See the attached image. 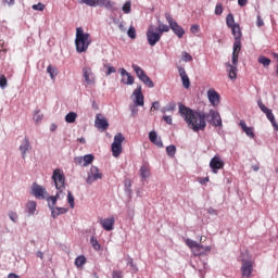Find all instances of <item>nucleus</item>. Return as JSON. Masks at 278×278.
Returning a JSON list of instances; mask_svg holds the SVG:
<instances>
[{
  "instance_id": "57",
  "label": "nucleus",
  "mask_w": 278,
  "mask_h": 278,
  "mask_svg": "<svg viewBox=\"0 0 278 278\" xmlns=\"http://www.w3.org/2000/svg\"><path fill=\"white\" fill-rule=\"evenodd\" d=\"M257 27H264V20H262V16L257 15V21H256Z\"/></svg>"
},
{
  "instance_id": "48",
  "label": "nucleus",
  "mask_w": 278,
  "mask_h": 278,
  "mask_svg": "<svg viewBox=\"0 0 278 278\" xmlns=\"http://www.w3.org/2000/svg\"><path fill=\"white\" fill-rule=\"evenodd\" d=\"M9 218L13 222L16 223L18 220V215L16 214V212H10L9 213Z\"/></svg>"
},
{
  "instance_id": "1",
  "label": "nucleus",
  "mask_w": 278,
  "mask_h": 278,
  "mask_svg": "<svg viewBox=\"0 0 278 278\" xmlns=\"http://www.w3.org/2000/svg\"><path fill=\"white\" fill-rule=\"evenodd\" d=\"M179 114L192 131H204L205 127H207V122H205L206 115L202 111H194L184 104H180Z\"/></svg>"
},
{
  "instance_id": "29",
  "label": "nucleus",
  "mask_w": 278,
  "mask_h": 278,
  "mask_svg": "<svg viewBox=\"0 0 278 278\" xmlns=\"http://www.w3.org/2000/svg\"><path fill=\"white\" fill-rule=\"evenodd\" d=\"M66 212H68V208H66V207H54L51 211V216H52V218H58V216H60L62 214H66Z\"/></svg>"
},
{
  "instance_id": "12",
  "label": "nucleus",
  "mask_w": 278,
  "mask_h": 278,
  "mask_svg": "<svg viewBox=\"0 0 278 278\" xmlns=\"http://www.w3.org/2000/svg\"><path fill=\"white\" fill-rule=\"evenodd\" d=\"M210 168L212 169V173L216 175L218 170L225 168V162L220 160V156H214L210 161Z\"/></svg>"
},
{
  "instance_id": "9",
  "label": "nucleus",
  "mask_w": 278,
  "mask_h": 278,
  "mask_svg": "<svg viewBox=\"0 0 278 278\" xmlns=\"http://www.w3.org/2000/svg\"><path fill=\"white\" fill-rule=\"evenodd\" d=\"M83 77L86 86H94L97 84V76H94V72H92V67L90 66L83 67Z\"/></svg>"
},
{
  "instance_id": "14",
  "label": "nucleus",
  "mask_w": 278,
  "mask_h": 278,
  "mask_svg": "<svg viewBox=\"0 0 278 278\" xmlns=\"http://www.w3.org/2000/svg\"><path fill=\"white\" fill-rule=\"evenodd\" d=\"M33 194L36 199H47L49 195V193H47V188L38 184L33 185Z\"/></svg>"
},
{
  "instance_id": "16",
  "label": "nucleus",
  "mask_w": 278,
  "mask_h": 278,
  "mask_svg": "<svg viewBox=\"0 0 278 278\" xmlns=\"http://www.w3.org/2000/svg\"><path fill=\"white\" fill-rule=\"evenodd\" d=\"M94 127H97V129H102V131H105V129L110 127V123L108 122V118H105L103 115L98 114L96 116Z\"/></svg>"
},
{
  "instance_id": "11",
  "label": "nucleus",
  "mask_w": 278,
  "mask_h": 278,
  "mask_svg": "<svg viewBox=\"0 0 278 278\" xmlns=\"http://www.w3.org/2000/svg\"><path fill=\"white\" fill-rule=\"evenodd\" d=\"M185 243L187 244V247H189V249H191L193 255L195 256L203 255V252H201V249H203L202 244L198 243L192 239H186Z\"/></svg>"
},
{
  "instance_id": "22",
  "label": "nucleus",
  "mask_w": 278,
  "mask_h": 278,
  "mask_svg": "<svg viewBox=\"0 0 278 278\" xmlns=\"http://www.w3.org/2000/svg\"><path fill=\"white\" fill-rule=\"evenodd\" d=\"M178 73L181 78L184 88H190V78L188 77V74H186V70L184 67H178Z\"/></svg>"
},
{
  "instance_id": "50",
  "label": "nucleus",
  "mask_w": 278,
  "mask_h": 278,
  "mask_svg": "<svg viewBox=\"0 0 278 278\" xmlns=\"http://www.w3.org/2000/svg\"><path fill=\"white\" fill-rule=\"evenodd\" d=\"M182 60H184V62H192V55H190V53H188V52H184Z\"/></svg>"
},
{
  "instance_id": "24",
  "label": "nucleus",
  "mask_w": 278,
  "mask_h": 278,
  "mask_svg": "<svg viewBox=\"0 0 278 278\" xmlns=\"http://www.w3.org/2000/svg\"><path fill=\"white\" fill-rule=\"evenodd\" d=\"M149 140L153 142V144H155L159 148L164 147V143L162 142V138L157 137V132L155 131H151L149 134Z\"/></svg>"
},
{
  "instance_id": "10",
  "label": "nucleus",
  "mask_w": 278,
  "mask_h": 278,
  "mask_svg": "<svg viewBox=\"0 0 278 278\" xmlns=\"http://www.w3.org/2000/svg\"><path fill=\"white\" fill-rule=\"evenodd\" d=\"M161 39H162V34H160L157 30H155V28L150 26L147 31V40L150 47H155L157 45V41Z\"/></svg>"
},
{
  "instance_id": "47",
  "label": "nucleus",
  "mask_w": 278,
  "mask_h": 278,
  "mask_svg": "<svg viewBox=\"0 0 278 278\" xmlns=\"http://www.w3.org/2000/svg\"><path fill=\"white\" fill-rule=\"evenodd\" d=\"M190 31H191V34H199V31H201V27L198 24H193L190 27Z\"/></svg>"
},
{
  "instance_id": "58",
  "label": "nucleus",
  "mask_w": 278,
  "mask_h": 278,
  "mask_svg": "<svg viewBox=\"0 0 278 278\" xmlns=\"http://www.w3.org/2000/svg\"><path fill=\"white\" fill-rule=\"evenodd\" d=\"M210 251H212V247L210 245L203 247V249H201V253H210Z\"/></svg>"
},
{
  "instance_id": "39",
  "label": "nucleus",
  "mask_w": 278,
  "mask_h": 278,
  "mask_svg": "<svg viewBox=\"0 0 278 278\" xmlns=\"http://www.w3.org/2000/svg\"><path fill=\"white\" fill-rule=\"evenodd\" d=\"M90 244L93 247L94 251H101V244L99 243V240H97V238L91 237Z\"/></svg>"
},
{
  "instance_id": "17",
  "label": "nucleus",
  "mask_w": 278,
  "mask_h": 278,
  "mask_svg": "<svg viewBox=\"0 0 278 278\" xmlns=\"http://www.w3.org/2000/svg\"><path fill=\"white\" fill-rule=\"evenodd\" d=\"M210 116L211 121H208V123H211V125L214 127H223V119L220 118V113H218V111L211 110Z\"/></svg>"
},
{
  "instance_id": "26",
  "label": "nucleus",
  "mask_w": 278,
  "mask_h": 278,
  "mask_svg": "<svg viewBox=\"0 0 278 278\" xmlns=\"http://www.w3.org/2000/svg\"><path fill=\"white\" fill-rule=\"evenodd\" d=\"M58 199H60V192L55 195H51L47 198L48 207L52 211L54 210L55 205L58 204Z\"/></svg>"
},
{
  "instance_id": "6",
  "label": "nucleus",
  "mask_w": 278,
  "mask_h": 278,
  "mask_svg": "<svg viewBox=\"0 0 278 278\" xmlns=\"http://www.w3.org/2000/svg\"><path fill=\"white\" fill-rule=\"evenodd\" d=\"M257 105H258L261 112H263V114H265L266 117L271 123V126L274 127V130L278 131V124H277V119H275V114H273V110L268 109L266 106V104L264 102H262V100L257 101Z\"/></svg>"
},
{
  "instance_id": "44",
  "label": "nucleus",
  "mask_w": 278,
  "mask_h": 278,
  "mask_svg": "<svg viewBox=\"0 0 278 278\" xmlns=\"http://www.w3.org/2000/svg\"><path fill=\"white\" fill-rule=\"evenodd\" d=\"M42 118H45V115L41 114L40 111L35 112L34 121H36V123H40V121H42Z\"/></svg>"
},
{
  "instance_id": "42",
  "label": "nucleus",
  "mask_w": 278,
  "mask_h": 278,
  "mask_svg": "<svg viewBox=\"0 0 278 278\" xmlns=\"http://www.w3.org/2000/svg\"><path fill=\"white\" fill-rule=\"evenodd\" d=\"M128 38H131V40H136V28L134 26H130L127 31Z\"/></svg>"
},
{
  "instance_id": "41",
  "label": "nucleus",
  "mask_w": 278,
  "mask_h": 278,
  "mask_svg": "<svg viewBox=\"0 0 278 278\" xmlns=\"http://www.w3.org/2000/svg\"><path fill=\"white\" fill-rule=\"evenodd\" d=\"M67 202L70 204V207H75V197L73 195V193L71 191L67 192Z\"/></svg>"
},
{
  "instance_id": "38",
  "label": "nucleus",
  "mask_w": 278,
  "mask_h": 278,
  "mask_svg": "<svg viewBox=\"0 0 278 278\" xmlns=\"http://www.w3.org/2000/svg\"><path fill=\"white\" fill-rule=\"evenodd\" d=\"M166 153L169 157H175V154L177 153V148L172 144L166 148Z\"/></svg>"
},
{
  "instance_id": "30",
  "label": "nucleus",
  "mask_w": 278,
  "mask_h": 278,
  "mask_svg": "<svg viewBox=\"0 0 278 278\" xmlns=\"http://www.w3.org/2000/svg\"><path fill=\"white\" fill-rule=\"evenodd\" d=\"M97 5L106 8L108 10H114V2H112L110 0H98Z\"/></svg>"
},
{
  "instance_id": "59",
  "label": "nucleus",
  "mask_w": 278,
  "mask_h": 278,
  "mask_svg": "<svg viewBox=\"0 0 278 278\" xmlns=\"http://www.w3.org/2000/svg\"><path fill=\"white\" fill-rule=\"evenodd\" d=\"M247 3H249V0H238V4L240 5V8H244Z\"/></svg>"
},
{
  "instance_id": "21",
  "label": "nucleus",
  "mask_w": 278,
  "mask_h": 278,
  "mask_svg": "<svg viewBox=\"0 0 278 278\" xmlns=\"http://www.w3.org/2000/svg\"><path fill=\"white\" fill-rule=\"evenodd\" d=\"M20 151L23 160L27 157V151H31V143H29V139L24 138L23 143L20 146Z\"/></svg>"
},
{
  "instance_id": "4",
  "label": "nucleus",
  "mask_w": 278,
  "mask_h": 278,
  "mask_svg": "<svg viewBox=\"0 0 278 278\" xmlns=\"http://www.w3.org/2000/svg\"><path fill=\"white\" fill-rule=\"evenodd\" d=\"M52 181H54V186L59 192L66 190V176L64 175V170L55 168L52 174Z\"/></svg>"
},
{
  "instance_id": "32",
  "label": "nucleus",
  "mask_w": 278,
  "mask_h": 278,
  "mask_svg": "<svg viewBox=\"0 0 278 278\" xmlns=\"http://www.w3.org/2000/svg\"><path fill=\"white\" fill-rule=\"evenodd\" d=\"M83 166H88L90 164H92V162H94V155L92 154H87L85 156H83Z\"/></svg>"
},
{
  "instance_id": "36",
  "label": "nucleus",
  "mask_w": 278,
  "mask_h": 278,
  "mask_svg": "<svg viewBox=\"0 0 278 278\" xmlns=\"http://www.w3.org/2000/svg\"><path fill=\"white\" fill-rule=\"evenodd\" d=\"M84 264H86V256L79 255L78 257H76V260H75V266H76L77 268H81V266H84Z\"/></svg>"
},
{
  "instance_id": "23",
  "label": "nucleus",
  "mask_w": 278,
  "mask_h": 278,
  "mask_svg": "<svg viewBox=\"0 0 278 278\" xmlns=\"http://www.w3.org/2000/svg\"><path fill=\"white\" fill-rule=\"evenodd\" d=\"M239 125L248 138H252V139L255 138V132L253 131V127L247 126V122H244V119H241Z\"/></svg>"
},
{
  "instance_id": "46",
  "label": "nucleus",
  "mask_w": 278,
  "mask_h": 278,
  "mask_svg": "<svg viewBox=\"0 0 278 278\" xmlns=\"http://www.w3.org/2000/svg\"><path fill=\"white\" fill-rule=\"evenodd\" d=\"M33 10H37L38 12H42L45 10V4L39 2L33 5Z\"/></svg>"
},
{
  "instance_id": "40",
  "label": "nucleus",
  "mask_w": 278,
  "mask_h": 278,
  "mask_svg": "<svg viewBox=\"0 0 278 278\" xmlns=\"http://www.w3.org/2000/svg\"><path fill=\"white\" fill-rule=\"evenodd\" d=\"M258 64H262L263 66H270V59L262 55L258 58Z\"/></svg>"
},
{
  "instance_id": "20",
  "label": "nucleus",
  "mask_w": 278,
  "mask_h": 278,
  "mask_svg": "<svg viewBox=\"0 0 278 278\" xmlns=\"http://www.w3.org/2000/svg\"><path fill=\"white\" fill-rule=\"evenodd\" d=\"M241 271L242 277H251V274L253 273V263H251V261H243Z\"/></svg>"
},
{
  "instance_id": "8",
  "label": "nucleus",
  "mask_w": 278,
  "mask_h": 278,
  "mask_svg": "<svg viewBox=\"0 0 278 278\" xmlns=\"http://www.w3.org/2000/svg\"><path fill=\"white\" fill-rule=\"evenodd\" d=\"M99 179H103V173H101L99 167L92 165L88 172V177L86 181L89 186H91V184H94V181H99Z\"/></svg>"
},
{
  "instance_id": "25",
  "label": "nucleus",
  "mask_w": 278,
  "mask_h": 278,
  "mask_svg": "<svg viewBox=\"0 0 278 278\" xmlns=\"http://www.w3.org/2000/svg\"><path fill=\"white\" fill-rule=\"evenodd\" d=\"M139 173L142 179H147L151 177V167L146 163L140 167Z\"/></svg>"
},
{
  "instance_id": "13",
  "label": "nucleus",
  "mask_w": 278,
  "mask_h": 278,
  "mask_svg": "<svg viewBox=\"0 0 278 278\" xmlns=\"http://www.w3.org/2000/svg\"><path fill=\"white\" fill-rule=\"evenodd\" d=\"M114 223H116L114 216L99 219V224L101 225L102 229H104V231H114Z\"/></svg>"
},
{
  "instance_id": "63",
  "label": "nucleus",
  "mask_w": 278,
  "mask_h": 278,
  "mask_svg": "<svg viewBox=\"0 0 278 278\" xmlns=\"http://www.w3.org/2000/svg\"><path fill=\"white\" fill-rule=\"evenodd\" d=\"M252 170H254L255 173H257V170H260V165H253V166H252Z\"/></svg>"
},
{
  "instance_id": "49",
  "label": "nucleus",
  "mask_w": 278,
  "mask_h": 278,
  "mask_svg": "<svg viewBox=\"0 0 278 278\" xmlns=\"http://www.w3.org/2000/svg\"><path fill=\"white\" fill-rule=\"evenodd\" d=\"M215 14L217 16H220V14H223V4H220V3L216 4V7H215Z\"/></svg>"
},
{
  "instance_id": "5",
  "label": "nucleus",
  "mask_w": 278,
  "mask_h": 278,
  "mask_svg": "<svg viewBox=\"0 0 278 278\" xmlns=\"http://www.w3.org/2000/svg\"><path fill=\"white\" fill-rule=\"evenodd\" d=\"M123 142H125V137L123 136V134H116L114 136V141L111 146L113 157H118L121 153H123Z\"/></svg>"
},
{
  "instance_id": "55",
  "label": "nucleus",
  "mask_w": 278,
  "mask_h": 278,
  "mask_svg": "<svg viewBox=\"0 0 278 278\" xmlns=\"http://www.w3.org/2000/svg\"><path fill=\"white\" fill-rule=\"evenodd\" d=\"M163 121H165V123L167 125H173V117L172 116L165 115V116H163Z\"/></svg>"
},
{
  "instance_id": "60",
  "label": "nucleus",
  "mask_w": 278,
  "mask_h": 278,
  "mask_svg": "<svg viewBox=\"0 0 278 278\" xmlns=\"http://www.w3.org/2000/svg\"><path fill=\"white\" fill-rule=\"evenodd\" d=\"M7 278H21V276H20V275H16V274H14V273H11V274L8 275Z\"/></svg>"
},
{
  "instance_id": "7",
  "label": "nucleus",
  "mask_w": 278,
  "mask_h": 278,
  "mask_svg": "<svg viewBox=\"0 0 278 278\" xmlns=\"http://www.w3.org/2000/svg\"><path fill=\"white\" fill-rule=\"evenodd\" d=\"M132 70L135 71L137 77L140 79V81L146 84L148 86V88H154L155 87V84L144 73V70H142V67H140V66L136 65V64H132Z\"/></svg>"
},
{
  "instance_id": "56",
  "label": "nucleus",
  "mask_w": 278,
  "mask_h": 278,
  "mask_svg": "<svg viewBox=\"0 0 278 278\" xmlns=\"http://www.w3.org/2000/svg\"><path fill=\"white\" fill-rule=\"evenodd\" d=\"M75 164H79L80 166H84V156H77L74 159Z\"/></svg>"
},
{
  "instance_id": "61",
  "label": "nucleus",
  "mask_w": 278,
  "mask_h": 278,
  "mask_svg": "<svg viewBox=\"0 0 278 278\" xmlns=\"http://www.w3.org/2000/svg\"><path fill=\"white\" fill-rule=\"evenodd\" d=\"M37 257H39V260H45V253H42L41 251H38Z\"/></svg>"
},
{
  "instance_id": "33",
  "label": "nucleus",
  "mask_w": 278,
  "mask_h": 278,
  "mask_svg": "<svg viewBox=\"0 0 278 278\" xmlns=\"http://www.w3.org/2000/svg\"><path fill=\"white\" fill-rule=\"evenodd\" d=\"M77 121V113L70 112L65 115V123H75Z\"/></svg>"
},
{
  "instance_id": "53",
  "label": "nucleus",
  "mask_w": 278,
  "mask_h": 278,
  "mask_svg": "<svg viewBox=\"0 0 278 278\" xmlns=\"http://www.w3.org/2000/svg\"><path fill=\"white\" fill-rule=\"evenodd\" d=\"M112 277L113 278H123V271H121V270H113Z\"/></svg>"
},
{
  "instance_id": "18",
  "label": "nucleus",
  "mask_w": 278,
  "mask_h": 278,
  "mask_svg": "<svg viewBox=\"0 0 278 278\" xmlns=\"http://www.w3.org/2000/svg\"><path fill=\"white\" fill-rule=\"evenodd\" d=\"M119 75H122V77H127V79L125 80V78H122L121 83L124 84L125 86H134V76H131V74H129V72H127V70L125 68H119L118 70Z\"/></svg>"
},
{
  "instance_id": "54",
  "label": "nucleus",
  "mask_w": 278,
  "mask_h": 278,
  "mask_svg": "<svg viewBox=\"0 0 278 278\" xmlns=\"http://www.w3.org/2000/svg\"><path fill=\"white\" fill-rule=\"evenodd\" d=\"M106 77H110L112 73H116V67L114 66H108Z\"/></svg>"
},
{
  "instance_id": "52",
  "label": "nucleus",
  "mask_w": 278,
  "mask_h": 278,
  "mask_svg": "<svg viewBox=\"0 0 278 278\" xmlns=\"http://www.w3.org/2000/svg\"><path fill=\"white\" fill-rule=\"evenodd\" d=\"M155 110H160V101H155L152 103L150 112H155Z\"/></svg>"
},
{
  "instance_id": "45",
  "label": "nucleus",
  "mask_w": 278,
  "mask_h": 278,
  "mask_svg": "<svg viewBox=\"0 0 278 278\" xmlns=\"http://www.w3.org/2000/svg\"><path fill=\"white\" fill-rule=\"evenodd\" d=\"M83 3H85L86 5H90L91 8L97 7V3H99V0H81Z\"/></svg>"
},
{
  "instance_id": "27",
  "label": "nucleus",
  "mask_w": 278,
  "mask_h": 278,
  "mask_svg": "<svg viewBox=\"0 0 278 278\" xmlns=\"http://www.w3.org/2000/svg\"><path fill=\"white\" fill-rule=\"evenodd\" d=\"M169 27L174 31V34H176L179 38H184V34H186V30H184V28L179 26L177 22L172 24V26Z\"/></svg>"
},
{
  "instance_id": "19",
  "label": "nucleus",
  "mask_w": 278,
  "mask_h": 278,
  "mask_svg": "<svg viewBox=\"0 0 278 278\" xmlns=\"http://www.w3.org/2000/svg\"><path fill=\"white\" fill-rule=\"evenodd\" d=\"M207 99L210 103L213 104L214 108H216V105L220 103V94L214 89H210L207 91Z\"/></svg>"
},
{
  "instance_id": "51",
  "label": "nucleus",
  "mask_w": 278,
  "mask_h": 278,
  "mask_svg": "<svg viewBox=\"0 0 278 278\" xmlns=\"http://www.w3.org/2000/svg\"><path fill=\"white\" fill-rule=\"evenodd\" d=\"M165 18H166L167 23H169V27H172L173 24L177 23L173 20V16H170V14H168V13L165 14Z\"/></svg>"
},
{
  "instance_id": "43",
  "label": "nucleus",
  "mask_w": 278,
  "mask_h": 278,
  "mask_svg": "<svg viewBox=\"0 0 278 278\" xmlns=\"http://www.w3.org/2000/svg\"><path fill=\"white\" fill-rule=\"evenodd\" d=\"M8 86V78L5 75H0V88L5 89Z\"/></svg>"
},
{
  "instance_id": "2",
  "label": "nucleus",
  "mask_w": 278,
  "mask_h": 278,
  "mask_svg": "<svg viewBox=\"0 0 278 278\" xmlns=\"http://www.w3.org/2000/svg\"><path fill=\"white\" fill-rule=\"evenodd\" d=\"M231 34L235 38L233 47H232V64L226 63V71L228 73L229 79H237L238 77V60L240 58V52L242 51V29L240 28V24L232 26Z\"/></svg>"
},
{
  "instance_id": "35",
  "label": "nucleus",
  "mask_w": 278,
  "mask_h": 278,
  "mask_svg": "<svg viewBox=\"0 0 278 278\" xmlns=\"http://www.w3.org/2000/svg\"><path fill=\"white\" fill-rule=\"evenodd\" d=\"M155 31H157L162 36V34L170 31V27H168V25L166 24H159V27L155 28Z\"/></svg>"
},
{
  "instance_id": "3",
  "label": "nucleus",
  "mask_w": 278,
  "mask_h": 278,
  "mask_svg": "<svg viewBox=\"0 0 278 278\" xmlns=\"http://www.w3.org/2000/svg\"><path fill=\"white\" fill-rule=\"evenodd\" d=\"M75 45L77 53H86V51H88V47L92 45L90 34L85 33L81 27L76 28Z\"/></svg>"
},
{
  "instance_id": "34",
  "label": "nucleus",
  "mask_w": 278,
  "mask_h": 278,
  "mask_svg": "<svg viewBox=\"0 0 278 278\" xmlns=\"http://www.w3.org/2000/svg\"><path fill=\"white\" fill-rule=\"evenodd\" d=\"M47 73L50 74L51 79H55V77H58V68L53 67V65H49L47 67Z\"/></svg>"
},
{
  "instance_id": "31",
  "label": "nucleus",
  "mask_w": 278,
  "mask_h": 278,
  "mask_svg": "<svg viewBox=\"0 0 278 278\" xmlns=\"http://www.w3.org/2000/svg\"><path fill=\"white\" fill-rule=\"evenodd\" d=\"M226 25H227V27H229V29H231V27H236V25H238V23H236V18L233 17V14L229 13L226 16Z\"/></svg>"
},
{
  "instance_id": "15",
  "label": "nucleus",
  "mask_w": 278,
  "mask_h": 278,
  "mask_svg": "<svg viewBox=\"0 0 278 278\" xmlns=\"http://www.w3.org/2000/svg\"><path fill=\"white\" fill-rule=\"evenodd\" d=\"M132 97H135V105L142 106L144 105V96L142 94V86H138L134 92Z\"/></svg>"
},
{
  "instance_id": "28",
  "label": "nucleus",
  "mask_w": 278,
  "mask_h": 278,
  "mask_svg": "<svg viewBox=\"0 0 278 278\" xmlns=\"http://www.w3.org/2000/svg\"><path fill=\"white\" fill-rule=\"evenodd\" d=\"M36 201H28L26 203V212L29 214V216H34L36 214Z\"/></svg>"
},
{
  "instance_id": "37",
  "label": "nucleus",
  "mask_w": 278,
  "mask_h": 278,
  "mask_svg": "<svg viewBox=\"0 0 278 278\" xmlns=\"http://www.w3.org/2000/svg\"><path fill=\"white\" fill-rule=\"evenodd\" d=\"M124 14H131V0H128L122 7Z\"/></svg>"
},
{
  "instance_id": "64",
  "label": "nucleus",
  "mask_w": 278,
  "mask_h": 278,
  "mask_svg": "<svg viewBox=\"0 0 278 278\" xmlns=\"http://www.w3.org/2000/svg\"><path fill=\"white\" fill-rule=\"evenodd\" d=\"M131 114H132V116H136V114H138V109H132Z\"/></svg>"
},
{
  "instance_id": "62",
  "label": "nucleus",
  "mask_w": 278,
  "mask_h": 278,
  "mask_svg": "<svg viewBox=\"0 0 278 278\" xmlns=\"http://www.w3.org/2000/svg\"><path fill=\"white\" fill-rule=\"evenodd\" d=\"M4 3H8V5H14V0H4Z\"/></svg>"
}]
</instances>
